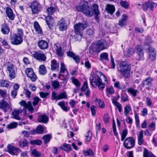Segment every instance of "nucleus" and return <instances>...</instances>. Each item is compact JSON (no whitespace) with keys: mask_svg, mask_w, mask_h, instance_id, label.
<instances>
[{"mask_svg":"<svg viewBox=\"0 0 157 157\" xmlns=\"http://www.w3.org/2000/svg\"><path fill=\"white\" fill-rule=\"evenodd\" d=\"M89 80L90 84L94 88L97 87L99 89L103 90L107 82L105 76L100 71H96L95 74L91 73Z\"/></svg>","mask_w":157,"mask_h":157,"instance_id":"f257e3e1","label":"nucleus"},{"mask_svg":"<svg viewBox=\"0 0 157 157\" xmlns=\"http://www.w3.org/2000/svg\"><path fill=\"white\" fill-rule=\"evenodd\" d=\"M78 11L82 12L86 16L90 17L92 16L93 14L95 16L96 19H98L100 13L99 11L98 6L95 4H93L90 8L87 3L80 5L76 7Z\"/></svg>","mask_w":157,"mask_h":157,"instance_id":"f03ea898","label":"nucleus"},{"mask_svg":"<svg viewBox=\"0 0 157 157\" xmlns=\"http://www.w3.org/2000/svg\"><path fill=\"white\" fill-rule=\"evenodd\" d=\"M131 70V66L127 61H121L118 70L123 73L124 77L127 78Z\"/></svg>","mask_w":157,"mask_h":157,"instance_id":"7ed1b4c3","label":"nucleus"},{"mask_svg":"<svg viewBox=\"0 0 157 157\" xmlns=\"http://www.w3.org/2000/svg\"><path fill=\"white\" fill-rule=\"evenodd\" d=\"M88 26L87 23L85 22L82 23H79L74 26L75 34L79 36L81 39L82 36L83 31Z\"/></svg>","mask_w":157,"mask_h":157,"instance_id":"20e7f679","label":"nucleus"},{"mask_svg":"<svg viewBox=\"0 0 157 157\" xmlns=\"http://www.w3.org/2000/svg\"><path fill=\"white\" fill-rule=\"evenodd\" d=\"M63 99H67V95L66 91H64L60 93L59 94H57L55 91H53L51 94V99L52 101H56Z\"/></svg>","mask_w":157,"mask_h":157,"instance_id":"39448f33","label":"nucleus"},{"mask_svg":"<svg viewBox=\"0 0 157 157\" xmlns=\"http://www.w3.org/2000/svg\"><path fill=\"white\" fill-rule=\"evenodd\" d=\"M7 71L8 72L10 79V80L16 77L15 68L13 64L9 63L6 67Z\"/></svg>","mask_w":157,"mask_h":157,"instance_id":"423d86ee","label":"nucleus"},{"mask_svg":"<svg viewBox=\"0 0 157 157\" xmlns=\"http://www.w3.org/2000/svg\"><path fill=\"white\" fill-rule=\"evenodd\" d=\"M123 145L127 149H130L134 147L135 140L131 137H128L124 141Z\"/></svg>","mask_w":157,"mask_h":157,"instance_id":"0eeeda50","label":"nucleus"},{"mask_svg":"<svg viewBox=\"0 0 157 157\" xmlns=\"http://www.w3.org/2000/svg\"><path fill=\"white\" fill-rule=\"evenodd\" d=\"M11 43L13 45H18L21 44L23 42L22 37L18 36L16 34L11 36Z\"/></svg>","mask_w":157,"mask_h":157,"instance_id":"6e6552de","label":"nucleus"},{"mask_svg":"<svg viewBox=\"0 0 157 157\" xmlns=\"http://www.w3.org/2000/svg\"><path fill=\"white\" fill-rule=\"evenodd\" d=\"M157 6L156 3L151 1H148L144 2L142 5V8L144 11H146L148 8H150V10L153 11L154 8Z\"/></svg>","mask_w":157,"mask_h":157,"instance_id":"1a4fd4ad","label":"nucleus"},{"mask_svg":"<svg viewBox=\"0 0 157 157\" xmlns=\"http://www.w3.org/2000/svg\"><path fill=\"white\" fill-rule=\"evenodd\" d=\"M95 42L96 43V45L98 46L101 51L107 49L109 46L108 42L104 40H98Z\"/></svg>","mask_w":157,"mask_h":157,"instance_id":"9d476101","label":"nucleus"},{"mask_svg":"<svg viewBox=\"0 0 157 157\" xmlns=\"http://www.w3.org/2000/svg\"><path fill=\"white\" fill-rule=\"evenodd\" d=\"M30 7L33 14H36L40 11V3L36 1H33L31 3Z\"/></svg>","mask_w":157,"mask_h":157,"instance_id":"9b49d317","label":"nucleus"},{"mask_svg":"<svg viewBox=\"0 0 157 157\" xmlns=\"http://www.w3.org/2000/svg\"><path fill=\"white\" fill-rule=\"evenodd\" d=\"M19 104L24 107V110L26 111V109H28L29 111L31 113L33 112V108L31 102L30 101H28L26 103L25 100H23L19 102Z\"/></svg>","mask_w":157,"mask_h":157,"instance_id":"f8f14e48","label":"nucleus"},{"mask_svg":"<svg viewBox=\"0 0 157 157\" xmlns=\"http://www.w3.org/2000/svg\"><path fill=\"white\" fill-rule=\"evenodd\" d=\"M25 72L27 76L32 81L35 82L37 78L33 70L31 68H28L26 71Z\"/></svg>","mask_w":157,"mask_h":157,"instance_id":"ddd939ff","label":"nucleus"},{"mask_svg":"<svg viewBox=\"0 0 157 157\" xmlns=\"http://www.w3.org/2000/svg\"><path fill=\"white\" fill-rule=\"evenodd\" d=\"M45 21L49 28L52 29V27L55 25V21L53 18L51 16L48 15L45 17Z\"/></svg>","mask_w":157,"mask_h":157,"instance_id":"4468645a","label":"nucleus"},{"mask_svg":"<svg viewBox=\"0 0 157 157\" xmlns=\"http://www.w3.org/2000/svg\"><path fill=\"white\" fill-rule=\"evenodd\" d=\"M0 108L5 112H6L8 109H10L11 107L4 100L2 99L0 101Z\"/></svg>","mask_w":157,"mask_h":157,"instance_id":"2eb2a0df","label":"nucleus"},{"mask_svg":"<svg viewBox=\"0 0 157 157\" xmlns=\"http://www.w3.org/2000/svg\"><path fill=\"white\" fill-rule=\"evenodd\" d=\"M89 51L90 53L93 55L97 52H99L101 51L98 46L96 45V42L90 46L89 48Z\"/></svg>","mask_w":157,"mask_h":157,"instance_id":"dca6fc26","label":"nucleus"},{"mask_svg":"<svg viewBox=\"0 0 157 157\" xmlns=\"http://www.w3.org/2000/svg\"><path fill=\"white\" fill-rule=\"evenodd\" d=\"M33 55L34 57L38 60L44 61L46 58V57L44 53L40 52H34Z\"/></svg>","mask_w":157,"mask_h":157,"instance_id":"f3484780","label":"nucleus"},{"mask_svg":"<svg viewBox=\"0 0 157 157\" xmlns=\"http://www.w3.org/2000/svg\"><path fill=\"white\" fill-rule=\"evenodd\" d=\"M59 28L60 31H62L66 29L67 25L65 19L62 18L58 23Z\"/></svg>","mask_w":157,"mask_h":157,"instance_id":"a211bd4d","label":"nucleus"},{"mask_svg":"<svg viewBox=\"0 0 157 157\" xmlns=\"http://www.w3.org/2000/svg\"><path fill=\"white\" fill-rule=\"evenodd\" d=\"M67 54L68 56L73 59L76 63H79L80 58L78 56L75 55L74 53L70 51L67 52Z\"/></svg>","mask_w":157,"mask_h":157,"instance_id":"6ab92c4d","label":"nucleus"},{"mask_svg":"<svg viewBox=\"0 0 157 157\" xmlns=\"http://www.w3.org/2000/svg\"><path fill=\"white\" fill-rule=\"evenodd\" d=\"M38 44L39 48L42 50L47 49L48 47V42L43 40H39L38 42Z\"/></svg>","mask_w":157,"mask_h":157,"instance_id":"aec40b11","label":"nucleus"},{"mask_svg":"<svg viewBox=\"0 0 157 157\" xmlns=\"http://www.w3.org/2000/svg\"><path fill=\"white\" fill-rule=\"evenodd\" d=\"M149 58L151 61L155 60L156 59V53L154 48L151 47L148 48Z\"/></svg>","mask_w":157,"mask_h":157,"instance_id":"412c9836","label":"nucleus"},{"mask_svg":"<svg viewBox=\"0 0 157 157\" xmlns=\"http://www.w3.org/2000/svg\"><path fill=\"white\" fill-rule=\"evenodd\" d=\"M7 150L6 151L12 155L15 154L19 150L18 148L9 144L7 145Z\"/></svg>","mask_w":157,"mask_h":157,"instance_id":"4be33fe9","label":"nucleus"},{"mask_svg":"<svg viewBox=\"0 0 157 157\" xmlns=\"http://www.w3.org/2000/svg\"><path fill=\"white\" fill-rule=\"evenodd\" d=\"M43 131L44 128L43 127L40 125H39L37 127L36 129L31 130V133L33 135H34L36 134H41Z\"/></svg>","mask_w":157,"mask_h":157,"instance_id":"5701e85b","label":"nucleus"},{"mask_svg":"<svg viewBox=\"0 0 157 157\" xmlns=\"http://www.w3.org/2000/svg\"><path fill=\"white\" fill-rule=\"evenodd\" d=\"M6 13L7 17L10 20H13L14 19L15 15L13 13L12 9L10 8L7 7L6 8Z\"/></svg>","mask_w":157,"mask_h":157,"instance_id":"b1692460","label":"nucleus"},{"mask_svg":"<svg viewBox=\"0 0 157 157\" xmlns=\"http://www.w3.org/2000/svg\"><path fill=\"white\" fill-rule=\"evenodd\" d=\"M137 53L139 57V60L142 59L144 57V53L142 47L140 45H137L136 47Z\"/></svg>","mask_w":157,"mask_h":157,"instance_id":"393cba45","label":"nucleus"},{"mask_svg":"<svg viewBox=\"0 0 157 157\" xmlns=\"http://www.w3.org/2000/svg\"><path fill=\"white\" fill-rule=\"evenodd\" d=\"M128 18L126 14H124L121 19L119 20L118 24L121 27H124L126 24L127 20Z\"/></svg>","mask_w":157,"mask_h":157,"instance_id":"a878e982","label":"nucleus"},{"mask_svg":"<svg viewBox=\"0 0 157 157\" xmlns=\"http://www.w3.org/2000/svg\"><path fill=\"white\" fill-rule=\"evenodd\" d=\"M143 131L142 130L138 132L137 134L138 143L139 145H142L144 142L143 137Z\"/></svg>","mask_w":157,"mask_h":157,"instance_id":"bb28decb","label":"nucleus"},{"mask_svg":"<svg viewBox=\"0 0 157 157\" xmlns=\"http://www.w3.org/2000/svg\"><path fill=\"white\" fill-rule=\"evenodd\" d=\"M48 120V117L46 115H40L38 118L39 122L46 123Z\"/></svg>","mask_w":157,"mask_h":157,"instance_id":"cd10ccee","label":"nucleus"},{"mask_svg":"<svg viewBox=\"0 0 157 157\" xmlns=\"http://www.w3.org/2000/svg\"><path fill=\"white\" fill-rule=\"evenodd\" d=\"M1 31L3 34H8L9 33L10 29L7 25L5 23H4L2 25Z\"/></svg>","mask_w":157,"mask_h":157,"instance_id":"c85d7f7f","label":"nucleus"},{"mask_svg":"<svg viewBox=\"0 0 157 157\" xmlns=\"http://www.w3.org/2000/svg\"><path fill=\"white\" fill-rule=\"evenodd\" d=\"M60 149L67 152H69L72 150L71 145L65 143L63 144L59 147Z\"/></svg>","mask_w":157,"mask_h":157,"instance_id":"c756f323","label":"nucleus"},{"mask_svg":"<svg viewBox=\"0 0 157 157\" xmlns=\"http://www.w3.org/2000/svg\"><path fill=\"white\" fill-rule=\"evenodd\" d=\"M105 9L107 12L111 15L113 14L115 10L114 6L109 4L107 5Z\"/></svg>","mask_w":157,"mask_h":157,"instance_id":"7c9ffc66","label":"nucleus"},{"mask_svg":"<svg viewBox=\"0 0 157 157\" xmlns=\"http://www.w3.org/2000/svg\"><path fill=\"white\" fill-rule=\"evenodd\" d=\"M154 79L151 77H148L145 79L143 82V86H151L152 84V81Z\"/></svg>","mask_w":157,"mask_h":157,"instance_id":"2f4dec72","label":"nucleus"},{"mask_svg":"<svg viewBox=\"0 0 157 157\" xmlns=\"http://www.w3.org/2000/svg\"><path fill=\"white\" fill-rule=\"evenodd\" d=\"M59 68V63L55 59L53 60L51 64V69L52 71L58 70Z\"/></svg>","mask_w":157,"mask_h":157,"instance_id":"473e14b6","label":"nucleus"},{"mask_svg":"<svg viewBox=\"0 0 157 157\" xmlns=\"http://www.w3.org/2000/svg\"><path fill=\"white\" fill-rule=\"evenodd\" d=\"M34 26L35 30L37 33L40 34H42L43 32L42 30L37 22L36 21L34 22Z\"/></svg>","mask_w":157,"mask_h":157,"instance_id":"72a5a7b5","label":"nucleus"},{"mask_svg":"<svg viewBox=\"0 0 157 157\" xmlns=\"http://www.w3.org/2000/svg\"><path fill=\"white\" fill-rule=\"evenodd\" d=\"M58 105L60 106L62 110L64 111L67 112L69 110L70 108L65 106V102L64 101L58 103Z\"/></svg>","mask_w":157,"mask_h":157,"instance_id":"f704fd0d","label":"nucleus"},{"mask_svg":"<svg viewBox=\"0 0 157 157\" xmlns=\"http://www.w3.org/2000/svg\"><path fill=\"white\" fill-rule=\"evenodd\" d=\"M21 112L19 110H14L12 113V117L16 119L20 120V118L19 116V114Z\"/></svg>","mask_w":157,"mask_h":157,"instance_id":"c9c22d12","label":"nucleus"},{"mask_svg":"<svg viewBox=\"0 0 157 157\" xmlns=\"http://www.w3.org/2000/svg\"><path fill=\"white\" fill-rule=\"evenodd\" d=\"M28 144L29 142L28 141L25 139L21 140L19 141L18 144L19 146L22 148L28 146Z\"/></svg>","mask_w":157,"mask_h":157,"instance_id":"e433bc0d","label":"nucleus"},{"mask_svg":"<svg viewBox=\"0 0 157 157\" xmlns=\"http://www.w3.org/2000/svg\"><path fill=\"white\" fill-rule=\"evenodd\" d=\"M143 157H155L153 154L149 151L146 148H144L143 152Z\"/></svg>","mask_w":157,"mask_h":157,"instance_id":"4c0bfd02","label":"nucleus"},{"mask_svg":"<svg viewBox=\"0 0 157 157\" xmlns=\"http://www.w3.org/2000/svg\"><path fill=\"white\" fill-rule=\"evenodd\" d=\"M29 143L32 145L40 146L42 144V141L40 140H32L29 141Z\"/></svg>","mask_w":157,"mask_h":157,"instance_id":"58836bf2","label":"nucleus"},{"mask_svg":"<svg viewBox=\"0 0 157 157\" xmlns=\"http://www.w3.org/2000/svg\"><path fill=\"white\" fill-rule=\"evenodd\" d=\"M39 73L41 75H44L47 72L46 67L44 65H42L39 67Z\"/></svg>","mask_w":157,"mask_h":157,"instance_id":"ea45409f","label":"nucleus"},{"mask_svg":"<svg viewBox=\"0 0 157 157\" xmlns=\"http://www.w3.org/2000/svg\"><path fill=\"white\" fill-rule=\"evenodd\" d=\"M108 54L106 52H104L101 53L100 55V58L101 61L104 60L106 61H109V59L108 57Z\"/></svg>","mask_w":157,"mask_h":157,"instance_id":"a19ab883","label":"nucleus"},{"mask_svg":"<svg viewBox=\"0 0 157 157\" xmlns=\"http://www.w3.org/2000/svg\"><path fill=\"white\" fill-rule=\"evenodd\" d=\"M66 70V69L65 67L64 64V63L61 62V63L60 70L59 72L60 74L59 75V76L58 77L60 79V77L61 76H63V77H64V76L61 74V73H64Z\"/></svg>","mask_w":157,"mask_h":157,"instance_id":"79ce46f5","label":"nucleus"},{"mask_svg":"<svg viewBox=\"0 0 157 157\" xmlns=\"http://www.w3.org/2000/svg\"><path fill=\"white\" fill-rule=\"evenodd\" d=\"M83 154L85 156H92L93 155V152L91 149L86 150L83 151Z\"/></svg>","mask_w":157,"mask_h":157,"instance_id":"37998d69","label":"nucleus"},{"mask_svg":"<svg viewBox=\"0 0 157 157\" xmlns=\"http://www.w3.org/2000/svg\"><path fill=\"white\" fill-rule=\"evenodd\" d=\"M51 138V136L49 134H47L44 136L42 137V139L44 140V144H47L49 143Z\"/></svg>","mask_w":157,"mask_h":157,"instance_id":"c03bdc74","label":"nucleus"},{"mask_svg":"<svg viewBox=\"0 0 157 157\" xmlns=\"http://www.w3.org/2000/svg\"><path fill=\"white\" fill-rule=\"evenodd\" d=\"M113 104L118 109V111L121 113L122 110V107L121 105L118 102L114 101H113Z\"/></svg>","mask_w":157,"mask_h":157,"instance_id":"a18cd8bd","label":"nucleus"},{"mask_svg":"<svg viewBox=\"0 0 157 157\" xmlns=\"http://www.w3.org/2000/svg\"><path fill=\"white\" fill-rule=\"evenodd\" d=\"M120 5L125 9H127L129 6V3L126 1L121 0L120 3Z\"/></svg>","mask_w":157,"mask_h":157,"instance_id":"49530a36","label":"nucleus"},{"mask_svg":"<svg viewBox=\"0 0 157 157\" xmlns=\"http://www.w3.org/2000/svg\"><path fill=\"white\" fill-rule=\"evenodd\" d=\"M0 85L2 87H8L10 85L9 82L6 80H2L0 82Z\"/></svg>","mask_w":157,"mask_h":157,"instance_id":"de8ad7c7","label":"nucleus"},{"mask_svg":"<svg viewBox=\"0 0 157 157\" xmlns=\"http://www.w3.org/2000/svg\"><path fill=\"white\" fill-rule=\"evenodd\" d=\"M55 11L56 9L55 8L52 6L49 7L47 9V12L48 14L52 15Z\"/></svg>","mask_w":157,"mask_h":157,"instance_id":"09e8293b","label":"nucleus"},{"mask_svg":"<svg viewBox=\"0 0 157 157\" xmlns=\"http://www.w3.org/2000/svg\"><path fill=\"white\" fill-rule=\"evenodd\" d=\"M32 154L35 157H39L41 155V153L37 151L36 149H34L32 151Z\"/></svg>","mask_w":157,"mask_h":157,"instance_id":"8fccbe9b","label":"nucleus"},{"mask_svg":"<svg viewBox=\"0 0 157 157\" xmlns=\"http://www.w3.org/2000/svg\"><path fill=\"white\" fill-rule=\"evenodd\" d=\"M56 54L59 57H62L63 55V52L62 50V48L59 47L56 49Z\"/></svg>","mask_w":157,"mask_h":157,"instance_id":"3c124183","label":"nucleus"},{"mask_svg":"<svg viewBox=\"0 0 157 157\" xmlns=\"http://www.w3.org/2000/svg\"><path fill=\"white\" fill-rule=\"evenodd\" d=\"M128 92L132 95L133 97H135L136 96V94L137 92L136 90H135L132 88H129L128 89Z\"/></svg>","mask_w":157,"mask_h":157,"instance_id":"603ef678","label":"nucleus"},{"mask_svg":"<svg viewBox=\"0 0 157 157\" xmlns=\"http://www.w3.org/2000/svg\"><path fill=\"white\" fill-rule=\"evenodd\" d=\"M128 133V130L126 129H124L123 130L122 133L121 134V140L123 141L125 138Z\"/></svg>","mask_w":157,"mask_h":157,"instance_id":"864d4df0","label":"nucleus"},{"mask_svg":"<svg viewBox=\"0 0 157 157\" xmlns=\"http://www.w3.org/2000/svg\"><path fill=\"white\" fill-rule=\"evenodd\" d=\"M92 136V133L90 131L88 132L87 134L85 135V136L86 138V140L87 142H89L90 141L91 137Z\"/></svg>","mask_w":157,"mask_h":157,"instance_id":"5fc2aeb1","label":"nucleus"},{"mask_svg":"<svg viewBox=\"0 0 157 157\" xmlns=\"http://www.w3.org/2000/svg\"><path fill=\"white\" fill-rule=\"evenodd\" d=\"M72 82L76 86L79 87L80 86V84L79 82L74 77L71 78Z\"/></svg>","mask_w":157,"mask_h":157,"instance_id":"6e6d98bb","label":"nucleus"},{"mask_svg":"<svg viewBox=\"0 0 157 157\" xmlns=\"http://www.w3.org/2000/svg\"><path fill=\"white\" fill-rule=\"evenodd\" d=\"M52 85L54 89L58 88L59 86V82L57 81H54L52 82Z\"/></svg>","mask_w":157,"mask_h":157,"instance_id":"4d7b16f0","label":"nucleus"},{"mask_svg":"<svg viewBox=\"0 0 157 157\" xmlns=\"http://www.w3.org/2000/svg\"><path fill=\"white\" fill-rule=\"evenodd\" d=\"M106 91L107 93L110 95L113 94L114 92V90L113 87L107 88L106 89Z\"/></svg>","mask_w":157,"mask_h":157,"instance_id":"13d9d810","label":"nucleus"},{"mask_svg":"<svg viewBox=\"0 0 157 157\" xmlns=\"http://www.w3.org/2000/svg\"><path fill=\"white\" fill-rule=\"evenodd\" d=\"M41 100V99L38 97H36L33 98V105L34 106L37 105L39 101Z\"/></svg>","mask_w":157,"mask_h":157,"instance_id":"bf43d9fd","label":"nucleus"},{"mask_svg":"<svg viewBox=\"0 0 157 157\" xmlns=\"http://www.w3.org/2000/svg\"><path fill=\"white\" fill-rule=\"evenodd\" d=\"M17 123L13 122L9 124L7 126V128L10 129L14 128L17 127Z\"/></svg>","mask_w":157,"mask_h":157,"instance_id":"052dcab7","label":"nucleus"},{"mask_svg":"<svg viewBox=\"0 0 157 157\" xmlns=\"http://www.w3.org/2000/svg\"><path fill=\"white\" fill-rule=\"evenodd\" d=\"M1 42L2 44V45L4 46L6 48H10V46L8 44L7 41L5 40H1Z\"/></svg>","mask_w":157,"mask_h":157,"instance_id":"680f3d73","label":"nucleus"},{"mask_svg":"<svg viewBox=\"0 0 157 157\" xmlns=\"http://www.w3.org/2000/svg\"><path fill=\"white\" fill-rule=\"evenodd\" d=\"M131 109L130 106L127 105L124 107V114L127 116V114L131 111Z\"/></svg>","mask_w":157,"mask_h":157,"instance_id":"e2e57ef3","label":"nucleus"},{"mask_svg":"<svg viewBox=\"0 0 157 157\" xmlns=\"http://www.w3.org/2000/svg\"><path fill=\"white\" fill-rule=\"evenodd\" d=\"M96 107L94 105H92L90 107V110L93 116H94L96 113Z\"/></svg>","mask_w":157,"mask_h":157,"instance_id":"0e129e2a","label":"nucleus"},{"mask_svg":"<svg viewBox=\"0 0 157 157\" xmlns=\"http://www.w3.org/2000/svg\"><path fill=\"white\" fill-rule=\"evenodd\" d=\"M39 94L40 97L42 98H46L49 95L48 93L44 92H40Z\"/></svg>","mask_w":157,"mask_h":157,"instance_id":"69168bd1","label":"nucleus"},{"mask_svg":"<svg viewBox=\"0 0 157 157\" xmlns=\"http://www.w3.org/2000/svg\"><path fill=\"white\" fill-rule=\"evenodd\" d=\"M109 117L108 114L104 115L103 118V121L105 123H108L109 121Z\"/></svg>","mask_w":157,"mask_h":157,"instance_id":"338daca9","label":"nucleus"},{"mask_svg":"<svg viewBox=\"0 0 157 157\" xmlns=\"http://www.w3.org/2000/svg\"><path fill=\"white\" fill-rule=\"evenodd\" d=\"M88 88L87 82L86 81L85 82L82 87L81 90L82 91H85Z\"/></svg>","mask_w":157,"mask_h":157,"instance_id":"774afa93","label":"nucleus"}]
</instances>
